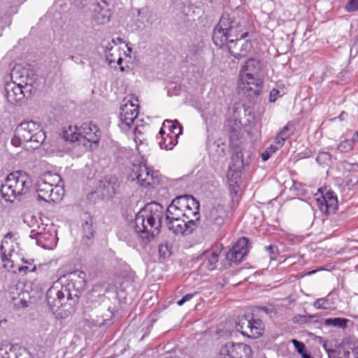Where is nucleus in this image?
<instances>
[{"label":"nucleus","mask_w":358,"mask_h":358,"mask_svg":"<svg viewBox=\"0 0 358 358\" xmlns=\"http://www.w3.org/2000/svg\"><path fill=\"white\" fill-rule=\"evenodd\" d=\"M348 12H353L358 10V0H350L345 6Z\"/></svg>","instance_id":"obj_49"},{"label":"nucleus","mask_w":358,"mask_h":358,"mask_svg":"<svg viewBox=\"0 0 358 358\" xmlns=\"http://www.w3.org/2000/svg\"><path fill=\"white\" fill-rule=\"evenodd\" d=\"M287 138L282 137L281 135L278 134L275 136V142L276 143V146H279V148H281L284 145V142Z\"/></svg>","instance_id":"obj_55"},{"label":"nucleus","mask_w":358,"mask_h":358,"mask_svg":"<svg viewBox=\"0 0 358 358\" xmlns=\"http://www.w3.org/2000/svg\"><path fill=\"white\" fill-rule=\"evenodd\" d=\"M83 241L85 245H90L92 243V238L94 237V230L92 229L91 221H86L85 224H83Z\"/></svg>","instance_id":"obj_30"},{"label":"nucleus","mask_w":358,"mask_h":358,"mask_svg":"<svg viewBox=\"0 0 358 358\" xmlns=\"http://www.w3.org/2000/svg\"><path fill=\"white\" fill-rule=\"evenodd\" d=\"M261 63L258 59L250 58L241 70V80L243 89L250 91V96H257L261 91L262 80L258 78Z\"/></svg>","instance_id":"obj_6"},{"label":"nucleus","mask_w":358,"mask_h":358,"mask_svg":"<svg viewBox=\"0 0 358 358\" xmlns=\"http://www.w3.org/2000/svg\"><path fill=\"white\" fill-rule=\"evenodd\" d=\"M94 20L99 22H108L110 17V10L106 0H96L92 5Z\"/></svg>","instance_id":"obj_20"},{"label":"nucleus","mask_w":358,"mask_h":358,"mask_svg":"<svg viewBox=\"0 0 358 358\" xmlns=\"http://www.w3.org/2000/svg\"><path fill=\"white\" fill-rule=\"evenodd\" d=\"M265 248L269 253L271 259H276L279 254L278 247L275 245H270L269 246H266Z\"/></svg>","instance_id":"obj_45"},{"label":"nucleus","mask_w":358,"mask_h":358,"mask_svg":"<svg viewBox=\"0 0 358 358\" xmlns=\"http://www.w3.org/2000/svg\"><path fill=\"white\" fill-rule=\"evenodd\" d=\"M220 252V251H213L210 255L207 257L206 267L209 271H213L216 268Z\"/></svg>","instance_id":"obj_36"},{"label":"nucleus","mask_w":358,"mask_h":358,"mask_svg":"<svg viewBox=\"0 0 358 358\" xmlns=\"http://www.w3.org/2000/svg\"><path fill=\"white\" fill-rule=\"evenodd\" d=\"M138 107L132 103L130 106L127 104L121 108L120 118L122 124H124L127 128H129L135 119L138 116Z\"/></svg>","instance_id":"obj_22"},{"label":"nucleus","mask_w":358,"mask_h":358,"mask_svg":"<svg viewBox=\"0 0 358 358\" xmlns=\"http://www.w3.org/2000/svg\"><path fill=\"white\" fill-rule=\"evenodd\" d=\"M183 218V212L174 203H170L166 210V222Z\"/></svg>","instance_id":"obj_27"},{"label":"nucleus","mask_w":358,"mask_h":358,"mask_svg":"<svg viewBox=\"0 0 358 358\" xmlns=\"http://www.w3.org/2000/svg\"><path fill=\"white\" fill-rule=\"evenodd\" d=\"M114 45H115V38H113L111 41H107L106 44H105V41H103L102 46L104 48L105 53L110 52L113 48Z\"/></svg>","instance_id":"obj_53"},{"label":"nucleus","mask_w":358,"mask_h":358,"mask_svg":"<svg viewBox=\"0 0 358 358\" xmlns=\"http://www.w3.org/2000/svg\"><path fill=\"white\" fill-rule=\"evenodd\" d=\"M0 254H1V259L3 262H4V267H8V263H9L10 261L8 258V257L6 255V250L4 248L3 245H1L0 246Z\"/></svg>","instance_id":"obj_51"},{"label":"nucleus","mask_w":358,"mask_h":358,"mask_svg":"<svg viewBox=\"0 0 358 358\" xmlns=\"http://www.w3.org/2000/svg\"><path fill=\"white\" fill-rule=\"evenodd\" d=\"M106 60L108 62L109 64H110L113 62H115V58L113 57V54L110 52L105 53Z\"/></svg>","instance_id":"obj_58"},{"label":"nucleus","mask_w":358,"mask_h":358,"mask_svg":"<svg viewBox=\"0 0 358 358\" xmlns=\"http://www.w3.org/2000/svg\"><path fill=\"white\" fill-rule=\"evenodd\" d=\"M296 350L303 357L304 355L308 354L306 349V345L303 342L299 341L296 339L292 341Z\"/></svg>","instance_id":"obj_44"},{"label":"nucleus","mask_w":358,"mask_h":358,"mask_svg":"<svg viewBox=\"0 0 358 358\" xmlns=\"http://www.w3.org/2000/svg\"><path fill=\"white\" fill-rule=\"evenodd\" d=\"M278 150L279 146L274 145H271L269 147L266 148L261 154V158L262 161H267L271 157V155Z\"/></svg>","instance_id":"obj_41"},{"label":"nucleus","mask_w":358,"mask_h":358,"mask_svg":"<svg viewBox=\"0 0 358 358\" xmlns=\"http://www.w3.org/2000/svg\"><path fill=\"white\" fill-rule=\"evenodd\" d=\"M252 349L244 343H227L222 346L217 358H251Z\"/></svg>","instance_id":"obj_11"},{"label":"nucleus","mask_w":358,"mask_h":358,"mask_svg":"<svg viewBox=\"0 0 358 358\" xmlns=\"http://www.w3.org/2000/svg\"><path fill=\"white\" fill-rule=\"evenodd\" d=\"M78 134L80 137H83L84 139L90 142V147H92V144L96 146L100 140L101 132L96 126V124L92 122H84L79 129Z\"/></svg>","instance_id":"obj_18"},{"label":"nucleus","mask_w":358,"mask_h":358,"mask_svg":"<svg viewBox=\"0 0 358 358\" xmlns=\"http://www.w3.org/2000/svg\"><path fill=\"white\" fill-rule=\"evenodd\" d=\"M164 208L156 202L148 203L136 215L134 231L142 239L150 241L160 231Z\"/></svg>","instance_id":"obj_1"},{"label":"nucleus","mask_w":358,"mask_h":358,"mask_svg":"<svg viewBox=\"0 0 358 358\" xmlns=\"http://www.w3.org/2000/svg\"><path fill=\"white\" fill-rule=\"evenodd\" d=\"M171 203H174L181 210L185 211V208H190L189 206H196V199L192 195L184 194L176 196Z\"/></svg>","instance_id":"obj_23"},{"label":"nucleus","mask_w":358,"mask_h":358,"mask_svg":"<svg viewBox=\"0 0 358 358\" xmlns=\"http://www.w3.org/2000/svg\"><path fill=\"white\" fill-rule=\"evenodd\" d=\"M292 127V124L289 122L279 131L278 134L282 137L287 138L292 133V131H291Z\"/></svg>","instance_id":"obj_46"},{"label":"nucleus","mask_w":358,"mask_h":358,"mask_svg":"<svg viewBox=\"0 0 358 358\" xmlns=\"http://www.w3.org/2000/svg\"><path fill=\"white\" fill-rule=\"evenodd\" d=\"M99 187L102 190V196L111 199L117 194L120 183L116 176H107L99 180Z\"/></svg>","instance_id":"obj_17"},{"label":"nucleus","mask_w":358,"mask_h":358,"mask_svg":"<svg viewBox=\"0 0 358 358\" xmlns=\"http://www.w3.org/2000/svg\"><path fill=\"white\" fill-rule=\"evenodd\" d=\"M319 315H300L297 314L293 317L292 321L295 324H298L299 325L310 324V323H319L320 321L318 320Z\"/></svg>","instance_id":"obj_25"},{"label":"nucleus","mask_w":358,"mask_h":358,"mask_svg":"<svg viewBox=\"0 0 358 358\" xmlns=\"http://www.w3.org/2000/svg\"><path fill=\"white\" fill-rule=\"evenodd\" d=\"M5 96L11 104L20 103L25 96V92L22 89V83L15 82L8 83L4 87Z\"/></svg>","instance_id":"obj_19"},{"label":"nucleus","mask_w":358,"mask_h":358,"mask_svg":"<svg viewBox=\"0 0 358 358\" xmlns=\"http://www.w3.org/2000/svg\"><path fill=\"white\" fill-rule=\"evenodd\" d=\"M130 25H131V29L132 31H136V30L138 29L137 24L134 23V24H130Z\"/></svg>","instance_id":"obj_64"},{"label":"nucleus","mask_w":358,"mask_h":358,"mask_svg":"<svg viewBox=\"0 0 358 358\" xmlns=\"http://www.w3.org/2000/svg\"><path fill=\"white\" fill-rule=\"evenodd\" d=\"M354 348H352L351 350L345 349L344 346L342 345V350H341V355L343 358H355L353 355Z\"/></svg>","instance_id":"obj_52"},{"label":"nucleus","mask_w":358,"mask_h":358,"mask_svg":"<svg viewBox=\"0 0 358 358\" xmlns=\"http://www.w3.org/2000/svg\"><path fill=\"white\" fill-rule=\"evenodd\" d=\"M26 295H29L28 293H22V294H20L19 295V301H17V302L15 303V306L17 307V308H27L29 306V303H31L29 301V300L27 299H26ZM29 299H30L31 297L29 296H28Z\"/></svg>","instance_id":"obj_43"},{"label":"nucleus","mask_w":358,"mask_h":358,"mask_svg":"<svg viewBox=\"0 0 358 358\" xmlns=\"http://www.w3.org/2000/svg\"><path fill=\"white\" fill-rule=\"evenodd\" d=\"M86 273L83 271H76L67 275L66 282L62 285L67 299H69V307L71 308L78 301L86 285Z\"/></svg>","instance_id":"obj_7"},{"label":"nucleus","mask_w":358,"mask_h":358,"mask_svg":"<svg viewBox=\"0 0 358 358\" xmlns=\"http://www.w3.org/2000/svg\"><path fill=\"white\" fill-rule=\"evenodd\" d=\"M248 245L249 239L242 237L225 253V258L229 266L232 264H238L242 262L249 252Z\"/></svg>","instance_id":"obj_12"},{"label":"nucleus","mask_w":358,"mask_h":358,"mask_svg":"<svg viewBox=\"0 0 358 358\" xmlns=\"http://www.w3.org/2000/svg\"><path fill=\"white\" fill-rule=\"evenodd\" d=\"M247 38L257 39L256 31H244L241 24H217L213 29V40L218 46H222L227 41L234 43Z\"/></svg>","instance_id":"obj_5"},{"label":"nucleus","mask_w":358,"mask_h":358,"mask_svg":"<svg viewBox=\"0 0 358 358\" xmlns=\"http://www.w3.org/2000/svg\"><path fill=\"white\" fill-rule=\"evenodd\" d=\"M166 227L176 235H186L192 234L196 227V221L178 218L166 222Z\"/></svg>","instance_id":"obj_15"},{"label":"nucleus","mask_w":358,"mask_h":358,"mask_svg":"<svg viewBox=\"0 0 358 358\" xmlns=\"http://www.w3.org/2000/svg\"><path fill=\"white\" fill-rule=\"evenodd\" d=\"M322 347L325 350V351L327 352V350H331L332 349L327 348V341H322Z\"/></svg>","instance_id":"obj_61"},{"label":"nucleus","mask_w":358,"mask_h":358,"mask_svg":"<svg viewBox=\"0 0 358 358\" xmlns=\"http://www.w3.org/2000/svg\"><path fill=\"white\" fill-rule=\"evenodd\" d=\"M115 45L117 44V43H124L123 39L120 37H117L116 38H115Z\"/></svg>","instance_id":"obj_62"},{"label":"nucleus","mask_w":358,"mask_h":358,"mask_svg":"<svg viewBox=\"0 0 358 358\" xmlns=\"http://www.w3.org/2000/svg\"><path fill=\"white\" fill-rule=\"evenodd\" d=\"M227 213L222 205H217L207 210L203 225L209 231H217L224 225Z\"/></svg>","instance_id":"obj_10"},{"label":"nucleus","mask_w":358,"mask_h":358,"mask_svg":"<svg viewBox=\"0 0 358 358\" xmlns=\"http://www.w3.org/2000/svg\"><path fill=\"white\" fill-rule=\"evenodd\" d=\"M131 177L143 187H155L159 183V171L148 167L143 162L133 164Z\"/></svg>","instance_id":"obj_9"},{"label":"nucleus","mask_w":358,"mask_h":358,"mask_svg":"<svg viewBox=\"0 0 358 358\" xmlns=\"http://www.w3.org/2000/svg\"><path fill=\"white\" fill-rule=\"evenodd\" d=\"M355 141V137L350 139H345L338 145L337 149L341 152H347L352 149Z\"/></svg>","instance_id":"obj_38"},{"label":"nucleus","mask_w":358,"mask_h":358,"mask_svg":"<svg viewBox=\"0 0 358 358\" xmlns=\"http://www.w3.org/2000/svg\"><path fill=\"white\" fill-rule=\"evenodd\" d=\"M280 94V91L276 89H273L270 92L269 101L270 102H275L277 99L278 96Z\"/></svg>","instance_id":"obj_54"},{"label":"nucleus","mask_w":358,"mask_h":358,"mask_svg":"<svg viewBox=\"0 0 358 358\" xmlns=\"http://www.w3.org/2000/svg\"><path fill=\"white\" fill-rule=\"evenodd\" d=\"M313 306L317 309L328 310L331 307V303L327 298H320L313 303Z\"/></svg>","instance_id":"obj_40"},{"label":"nucleus","mask_w":358,"mask_h":358,"mask_svg":"<svg viewBox=\"0 0 358 358\" xmlns=\"http://www.w3.org/2000/svg\"><path fill=\"white\" fill-rule=\"evenodd\" d=\"M301 158H308L312 157L313 152L310 150H306L302 152L299 153Z\"/></svg>","instance_id":"obj_56"},{"label":"nucleus","mask_w":358,"mask_h":358,"mask_svg":"<svg viewBox=\"0 0 358 358\" xmlns=\"http://www.w3.org/2000/svg\"><path fill=\"white\" fill-rule=\"evenodd\" d=\"M31 185V179L24 172L17 171L10 173L1 185L0 193L6 202L13 203L15 199L25 194Z\"/></svg>","instance_id":"obj_2"},{"label":"nucleus","mask_w":358,"mask_h":358,"mask_svg":"<svg viewBox=\"0 0 358 358\" xmlns=\"http://www.w3.org/2000/svg\"><path fill=\"white\" fill-rule=\"evenodd\" d=\"M317 206L326 215L334 214L338 209V199L333 191H327L316 198Z\"/></svg>","instance_id":"obj_16"},{"label":"nucleus","mask_w":358,"mask_h":358,"mask_svg":"<svg viewBox=\"0 0 358 358\" xmlns=\"http://www.w3.org/2000/svg\"><path fill=\"white\" fill-rule=\"evenodd\" d=\"M255 313L238 317L236 322V329L242 335L251 338L261 336L264 330V324L261 319L255 318Z\"/></svg>","instance_id":"obj_8"},{"label":"nucleus","mask_w":358,"mask_h":358,"mask_svg":"<svg viewBox=\"0 0 358 358\" xmlns=\"http://www.w3.org/2000/svg\"><path fill=\"white\" fill-rule=\"evenodd\" d=\"M254 311L262 317L261 314L262 313H264L265 315H269L273 313V308H270L266 306H257L255 307Z\"/></svg>","instance_id":"obj_50"},{"label":"nucleus","mask_w":358,"mask_h":358,"mask_svg":"<svg viewBox=\"0 0 358 358\" xmlns=\"http://www.w3.org/2000/svg\"><path fill=\"white\" fill-rule=\"evenodd\" d=\"M159 256L161 260H165L171 255V247L166 242L162 243L158 246Z\"/></svg>","instance_id":"obj_37"},{"label":"nucleus","mask_w":358,"mask_h":358,"mask_svg":"<svg viewBox=\"0 0 358 358\" xmlns=\"http://www.w3.org/2000/svg\"><path fill=\"white\" fill-rule=\"evenodd\" d=\"M163 127H168L169 130V132L168 134H169L170 135L176 134L177 138H178L179 136L181 135L182 133V125L180 124L179 122L177 120H166L163 122Z\"/></svg>","instance_id":"obj_26"},{"label":"nucleus","mask_w":358,"mask_h":358,"mask_svg":"<svg viewBox=\"0 0 358 358\" xmlns=\"http://www.w3.org/2000/svg\"><path fill=\"white\" fill-rule=\"evenodd\" d=\"M136 13L138 17L136 20L138 22L149 21L150 19L151 13L147 7L142 8L141 9H134L133 14L135 15Z\"/></svg>","instance_id":"obj_35"},{"label":"nucleus","mask_w":358,"mask_h":358,"mask_svg":"<svg viewBox=\"0 0 358 358\" xmlns=\"http://www.w3.org/2000/svg\"><path fill=\"white\" fill-rule=\"evenodd\" d=\"M29 237L36 239L38 245L45 249H52L56 245L57 236L55 234L46 230L44 227L38 226V229L31 231Z\"/></svg>","instance_id":"obj_14"},{"label":"nucleus","mask_w":358,"mask_h":358,"mask_svg":"<svg viewBox=\"0 0 358 358\" xmlns=\"http://www.w3.org/2000/svg\"><path fill=\"white\" fill-rule=\"evenodd\" d=\"M45 132L41 124L33 120L21 122L15 130L14 138L11 143L15 146H20L22 143H30V148L36 149L45 141Z\"/></svg>","instance_id":"obj_3"},{"label":"nucleus","mask_w":358,"mask_h":358,"mask_svg":"<svg viewBox=\"0 0 358 358\" xmlns=\"http://www.w3.org/2000/svg\"><path fill=\"white\" fill-rule=\"evenodd\" d=\"M245 39V41L241 45L240 52L234 53L232 52H230L231 55L238 59L242 57H245L252 49V41H254L255 39H250V38H247Z\"/></svg>","instance_id":"obj_31"},{"label":"nucleus","mask_w":358,"mask_h":358,"mask_svg":"<svg viewBox=\"0 0 358 358\" xmlns=\"http://www.w3.org/2000/svg\"><path fill=\"white\" fill-rule=\"evenodd\" d=\"M242 113L246 118V120L243 123L247 124L251 122V118H253V115H251V110L249 108H246L245 105L238 104L233 107V120H240L242 122Z\"/></svg>","instance_id":"obj_24"},{"label":"nucleus","mask_w":358,"mask_h":358,"mask_svg":"<svg viewBox=\"0 0 358 358\" xmlns=\"http://www.w3.org/2000/svg\"><path fill=\"white\" fill-rule=\"evenodd\" d=\"M62 178L58 174H51L48 172L41 177L36 182V191L38 200L45 202H57L62 200L64 189L59 183Z\"/></svg>","instance_id":"obj_4"},{"label":"nucleus","mask_w":358,"mask_h":358,"mask_svg":"<svg viewBox=\"0 0 358 358\" xmlns=\"http://www.w3.org/2000/svg\"><path fill=\"white\" fill-rule=\"evenodd\" d=\"M353 355L355 358H358V347L355 348V350L353 351Z\"/></svg>","instance_id":"obj_63"},{"label":"nucleus","mask_w":358,"mask_h":358,"mask_svg":"<svg viewBox=\"0 0 358 358\" xmlns=\"http://www.w3.org/2000/svg\"><path fill=\"white\" fill-rule=\"evenodd\" d=\"M12 77L15 76V78L20 80L19 83H22V89H26L28 86L32 85V78L29 77L28 71L23 69L21 72L13 71L11 73Z\"/></svg>","instance_id":"obj_28"},{"label":"nucleus","mask_w":358,"mask_h":358,"mask_svg":"<svg viewBox=\"0 0 358 358\" xmlns=\"http://www.w3.org/2000/svg\"><path fill=\"white\" fill-rule=\"evenodd\" d=\"M350 322L348 319L344 317H334L324 320V324L326 326H333L341 329H345L348 323Z\"/></svg>","instance_id":"obj_32"},{"label":"nucleus","mask_w":358,"mask_h":358,"mask_svg":"<svg viewBox=\"0 0 358 358\" xmlns=\"http://www.w3.org/2000/svg\"><path fill=\"white\" fill-rule=\"evenodd\" d=\"M243 125V122L238 119H236V120H230L228 121L227 124L231 145L237 149L241 147L240 138L242 134L241 130Z\"/></svg>","instance_id":"obj_21"},{"label":"nucleus","mask_w":358,"mask_h":358,"mask_svg":"<svg viewBox=\"0 0 358 358\" xmlns=\"http://www.w3.org/2000/svg\"><path fill=\"white\" fill-rule=\"evenodd\" d=\"M177 143L178 138L176 134L170 135L169 134H166L159 142L160 148L165 150H172Z\"/></svg>","instance_id":"obj_29"},{"label":"nucleus","mask_w":358,"mask_h":358,"mask_svg":"<svg viewBox=\"0 0 358 358\" xmlns=\"http://www.w3.org/2000/svg\"><path fill=\"white\" fill-rule=\"evenodd\" d=\"M24 263L27 264V266H22L18 268V271L20 273L24 272L27 273V272H35L36 271V265L32 266L34 262V259L24 260L22 259Z\"/></svg>","instance_id":"obj_42"},{"label":"nucleus","mask_w":358,"mask_h":358,"mask_svg":"<svg viewBox=\"0 0 358 358\" xmlns=\"http://www.w3.org/2000/svg\"><path fill=\"white\" fill-rule=\"evenodd\" d=\"M233 166L237 171H241L245 166L243 154L241 150H236L231 157Z\"/></svg>","instance_id":"obj_33"},{"label":"nucleus","mask_w":358,"mask_h":358,"mask_svg":"<svg viewBox=\"0 0 358 358\" xmlns=\"http://www.w3.org/2000/svg\"><path fill=\"white\" fill-rule=\"evenodd\" d=\"M46 301L52 312H57L62 306H69V299H67V294H65L62 285L50 287L46 292Z\"/></svg>","instance_id":"obj_13"},{"label":"nucleus","mask_w":358,"mask_h":358,"mask_svg":"<svg viewBox=\"0 0 358 358\" xmlns=\"http://www.w3.org/2000/svg\"><path fill=\"white\" fill-rule=\"evenodd\" d=\"M196 293H194V294H187L182 299H183V301L185 302H187V301H189L190 299H192L193 298V296L194 295H196Z\"/></svg>","instance_id":"obj_59"},{"label":"nucleus","mask_w":358,"mask_h":358,"mask_svg":"<svg viewBox=\"0 0 358 358\" xmlns=\"http://www.w3.org/2000/svg\"><path fill=\"white\" fill-rule=\"evenodd\" d=\"M164 127L162 126V127L160 129L159 132V134L161 136V138L164 137L166 134L164 129Z\"/></svg>","instance_id":"obj_60"},{"label":"nucleus","mask_w":358,"mask_h":358,"mask_svg":"<svg viewBox=\"0 0 358 358\" xmlns=\"http://www.w3.org/2000/svg\"><path fill=\"white\" fill-rule=\"evenodd\" d=\"M350 55L354 57L358 55V44H354L350 49Z\"/></svg>","instance_id":"obj_57"},{"label":"nucleus","mask_w":358,"mask_h":358,"mask_svg":"<svg viewBox=\"0 0 358 358\" xmlns=\"http://www.w3.org/2000/svg\"><path fill=\"white\" fill-rule=\"evenodd\" d=\"M190 208H185V211L183 212V217L187 220H193V217L199 215V203L196 200V206H189Z\"/></svg>","instance_id":"obj_39"},{"label":"nucleus","mask_w":358,"mask_h":358,"mask_svg":"<svg viewBox=\"0 0 358 358\" xmlns=\"http://www.w3.org/2000/svg\"><path fill=\"white\" fill-rule=\"evenodd\" d=\"M341 350H342V345H340L331 350H327L329 358H338L341 355Z\"/></svg>","instance_id":"obj_48"},{"label":"nucleus","mask_w":358,"mask_h":358,"mask_svg":"<svg viewBox=\"0 0 358 358\" xmlns=\"http://www.w3.org/2000/svg\"><path fill=\"white\" fill-rule=\"evenodd\" d=\"M259 32L266 38H270L272 36L273 29H268L265 24L264 25L260 24L259 27Z\"/></svg>","instance_id":"obj_47"},{"label":"nucleus","mask_w":358,"mask_h":358,"mask_svg":"<svg viewBox=\"0 0 358 358\" xmlns=\"http://www.w3.org/2000/svg\"><path fill=\"white\" fill-rule=\"evenodd\" d=\"M331 155L328 152L321 151L318 153L315 161L319 165L329 166L331 163Z\"/></svg>","instance_id":"obj_34"}]
</instances>
